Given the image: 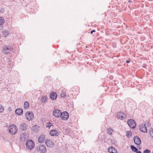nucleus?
Masks as SVG:
<instances>
[{
	"instance_id": "f257e3e1",
	"label": "nucleus",
	"mask_w": 153,
	"mask_h": 153,
	"mask_svg": "<svg viewBox=\"0 0 153 153\" xmlns=\"http://www.w3.org/2000/svg\"><path fill=\"white\" fill-rule=\"evenodd\" d=\"M9 132L11 134H15L17 131V128L14 125H11L9 127Z\"/></svg>"
},
{
	"instance_id": "f03ea898",
	"label": "nucleus",
	"mask_w": 153,
	"mask_h": 153,
	"mask_svg": "<svg viewBox=\"0 0 153 153\" xmlns=\"http://www.w3.org/2000/svg\"><path fill=\"white\" fill-rule=\"evenodd\" d=\"M26 147L29 149H32L35 146V143L33 140H30L27 141L26 143Z\"/></svg>"
},
{
	"instance_id": "7ed1b4c3",
	"label": "nucleus",
	"mask_w": 153,
	"mask_h": 153,
	"mask_svg": "<svg viewBox=\"0 0 153 153\" xmlns=\"http://www.w3.org/2000/svg\"><path fill=\"white\" fill-rule=\"evenodd\" d=\"M11 50V46L9 45L4 46L2 49V52L5 54H8L10 53Z\"/></svg>"
},
{
	"instance_id": "20e7f679",
	"label": "nucleus",
	"mask_w": 153,
	"mask_h": 153,
	"mask_svg": "<svg viewBox=\"0 0 153 153\" xmlns=\"http://www.w3.org/2000/svg\"><path fill=\"white\" fill-rule=\"evenodd\" d=\"M26 119L29 121L32 120L34 119V115L32 111L27 112L25 114Z\"/></svg>"
},
{
	"instance_id": "39448f33",
	"label": "nucleus",
	"mask_w": 153,
	"mask_h": 153,
	"mask_svg": "<svg viewBox=\"0 0 153 153\" xmlns=\"http://www.w3.org/2000/svg\"><path fill=\"white\" fill-rule=\"evenodd\" d=\"M127 123L129 127L132 129L134 128L136 126V124L134 120L132 119L128 120Z\"/></svg>"
},
{
	"instance_id": "423d86ee",
	"label": "nucleus",
	"mask_w": 153,
	"mask_h": 153,
	"mask_svg": "<svg viewBox=\"0 0 153 153\" xmlns=\"http://www.w3.org/2000/svg\"><path fill=\"white\" fill-rule=\"evenodd\" d=\"M61 111L58 109H55L53 111V114L55 117H59L61 116Z\"/></svg>"
},
{
	"instance_id": "0eeeda50",
	"label": "nucleus",
	"mask_w": 153,
	"mask_h": 153,
	"mask_svg": "<svg viewBox=\"0 0 153 153\" xmlns=\"http://www.w3.org/2000/svg\"><path fill=\"white\" fill-rule=\"evenodd\" d=\"M60 117L62 120H66L68 119L69 114L68 112L64 111L63 113L62 112L61 115Z\"/></svg>"
},
{
	"instance_id": "6e6552de",
	"label": "nucleus",
	"mask_w": 153,
	"mask_h": 153,
	"mask_svg": "<svg viewBox=\"0 0 153 153\" xmlns=\"http://www.w3.org/2000/svg\"><path fill=\"white\" fill-rule=\"evenodd\" d=\"M117 117L121 120H123L126 117V115L123 112H119L117 113Z\"/></svg>"
},
{
	"instance_id": "1a4fd4ad",
	"label": "nucleus",
	"mask_w": 153,
	"mask_h": 153,
	"mask_svg": "<svg viewBox=\"0 0 153 153\" xmlns=\"http://www.w3.org/2000/svg\"><path fill=\"white\" fill-rule=\"evenodd\" d=\"M28 135L26 134H21L20 137V140L22 142H25L27 140Z\"/></svg>"
},
{
	"instance_id": "9d476101",
	"label": "nucleus",
	"mask_w": 153,
	"mask_h": 153,
	"mask_svg": "<svg viewBox=\"0 0 153 153\" xmlns=\"http://www.w3.org/2000/svg\"><path fill=\"white\" fill-rule=\"evenodd\" d=\"M52 136H57L59 135V132L55 129L51 130L49 133Z\"/></svg>"
},
{
	"instance_id": "9b49d317",
	"label": "nucleus",
	"mask_w": 153,
	"mask_h": 153,
	"mask_svg": "<svg viewBox=\"0 0 153 153\" xmlns=\"http://www.w3.org/2000/svg\"><path fill=\"white\" fill-rule=\"evenodd\" d=\"M139 129L143 133L146 132L147 129L145 123H142L139 126Z\"/></svg>"
},
{
	"instance_id": "f8f14e48",
	"label": "nucleus",
	"mask_w": 153,
	"mask_h": 153,
	"mask_svg": "<svg viewBox=\"0 0 153 153\" xmlns=\"http://www.w3.org/2000/svg\"><path fill=\"white\" fill-rule=\"evenodd\" d=\"M39 149L41 153H45L46 152V149L45 146L42 144L40 145Z\"/></svg>"
},
{
	"instance_id": "ddd939ff",
	"label": "nucleus",
	"mask_w": 153,
	"mask_h": 153,
	"mask_svg": "<svg viewBox=\"0 0 153 153\" xmlns=\"http://www.w3.org/2000/svg\"><path fill=\"white\" fill-rule=\"evenodd\" d=\"M134 143L137 145H140L141 143V141L140 138L138 136H136L134 138Z\"/></svg>"
},
{
	"instance_id": "4468645a",
	"label": "nucleus",
	"mask_w": 153,
	"mask_h": 153,
	"mask_svg": "<svg viewBox=\"0 0 153 153\" xmlns=\"http://www.w3.org/2000/svg\"><path fill=\"white\" fill-rule=\"evenodd\" d=\"M28 126L25 123H21L20 126V128L22 131H25L27 129Z\"/></svg>"
},
{
	"instance_id": "2eb2a0df",
	"label": "nucleus",
	"mask_w": 153,
	"mask_h": 153,
	"mask_svg": "<svg viewBox=\"0 0 153 153\" xmlns=\"http://www.w3.org/2000/svg\"><path fill=\"white\" fill-rule=\"evenodd\" d=\"M45 139V136L44 134L40 135L38 138V142L39 143H42L44 142Z\"/></svg>"
},
{
	"instance_id": "dca6fc26",
	"label": "nucleus",
	"mask_w": 153,
	"mask_h": 153,
	"mask_svg": "<svg viewBox=\"0 0 153 153\" xmlns=\"http://www.w3.org/2000/svg\"><path fill=\"white\" fill-rule=\"evenodd\" d=\"M108 151L110 153H117L116 150L112 146H110L108 148Z\"/></svg>"
},
{
	"instance_id": "f3484780",
	"label": "nucleus",
	"mask_w": 153,
	"mask_h": 153,
	"mask_svg": "<svg viewBox=\"0 0 153 153\" xmlns=\"http://www.w3.org/2000/svg\"><path fill=\"white\" fill-rule=\"evenodd\" d=\"M50 97L52 100H54L56 99L57 94L55 92H52L50 94Z\"/></svg>"
},
{
	"instance_id": "a211bd4d",
	"label": "nucleus",
	"mask_w": 153,
	"mask_h": 153,
	"mask_svg": "<svg viewBox=\"0 0 153 153\" xmlns=\"http://www.w3.org/2000/svg\"><path fill=\"white\" fill-rule=\"evenodd\" d=\"M23 112V110L21 108H18L15 111L16 114L18 115H22Z\"/></svg>"
},
{
	"instance_id": "6ab92c4d",
	"label": "nucleus",
	"mask_w": 153,
	"mask_h": 153,
	"mask_svg": "<svg viewBox=\"0 0 153 153\" xmlns=\"http://www.w3.org/2000/svg\"><path fill=\"white\" fill-rule=\"evenodd\" d=\"M39 130V126L35 125H34L33 127V131H34L35 132H36L38 131Z\"/></svg>"
},
{
	"instance_id": "aec40b11",
	"label": "nucleus",
	"mask_w": 153,
	"mask_h": 153,
	"mask_svg": "<svg viewBox=\"0 0 153 153\" xmlns=\"http://www.w3.org/2000/svg\"><path fill=\"white\" fill-rule=\"evenodd\" d=\"M46 143L48 146H50L53 145V142L51 140H46Z\"/></svg>"
},
{
	"instance_id": "412c9836",
	"label": "nucleus",
	"mask_w": 153,
	"mask_h": 153,
	"mask_svg": "<svg viewBox=\"0 0 153 153\" xmlns=\"http://www.w3.org/2000/svg\"><path fill=\"white\" fill-rule=\"evenodd\" d=\"M107 131L108 134L109 135L112 134V132L114 131L111 128H109L107 129Z\"/></svg>"
},
{
	"instance_id": "4be33fe9",
	"label": "nucleus",
	"mask_w": 153,
	"mask_h": 153,
	"mask_svg": "<svg viewBox=\"0 0 153 153\" xmlns=\"http://www.w3.org/2000/svg\"><path fill=\"white\" fill-rule=\"evenodd\" d=\"M47 98L46 96H44L41 98L42 102L44 103H45L47 101Z\"/></svg>"
},
{
	"instance_id": "5701e85b",
	"label": "nucleus",
	"mask_w": 153,
	"mask_h": 153,
	"mask_svg": "<svg viewBox=\"0 0 153 153\" xmlns=\"http://www.w3.org/2000/svg\"><path fill=\"white\" fill-rule=\"evenodd\" d=\"M53 124L51 123L50 122H47L45 126L47 128H50L51 126H53Z\"/></svg>"
},
{
	"instance_id": "b1692460",
	"label": "nucleus",
	"mask_w": 153,
	"mask_h": 153,
	"mask_svg": "<svg viewBox=\"0 0 153 153\" xmlns=\"http://www.w3.org/2000/svg\"><path fill=\"white\" fill-rule=\"evenodd\" d=\"M29 103L28 102L25 101L24 103V108L27 109L29 108Z\"/></svg>"
},
{
	"instance_id": "393cba45",
	"label": "nucleus",
	"mask_w": 153,
	"mask_h": 153,
	"mask_svg": "<svg viewBox=\"0 0 153 153\" xmlns=\"http://www.w3.org/2000/svg\"><path fill=\"white\" fill-rule=\"evenodd\" d=\"M2 34L4 37H7L9 34V32L7 30H4L2 32Z\"/></svg>"
},
{
	"instance_id": "a878e982",
	"label": "nucleus",
	"mask_w": 153,
	"mask_h": 153,
	"mask_svg": "<svg viewBox=\"0 0 153 153\" xmlns=\"http://www.w3.org/2000/svg\"><path fill=\"white\" fill-rule=\"evenodd\" d=\"M130 147L132 151L134 152H136L138 151L137 149L133 145H131Z\"/></svg>"
},
{
	"instance_id": "bb28decb",
	"label": "nucleus",
	"mask_w": 153,
	"mask_h": 153,
	"mask_svg": "<svg viewBox=\"0 0 153 153\" xmlns=\"http://www.w3.org/2000/svg\"><path fill=\"white\" fill-rule=\"evenodd\" d=\"M126 136L128 137H130L131 136L132 133L131 131H127L126 132Z\"/></svg>"
},
{
	"instance_id": "cd10ccee",
	"label": "nucleus",
	"mask_w": 153,
	"mask_h": 153,
	"mask_svg": "<svg viewBox=\"0 0 153 153\" xmlns=\"http://www.w3.org/2000/svg\"><path fill=\"white\" fill-rule=\"evenodd\" d=\"M149 134L150 136L153 138V128H151L150 129Z\"/></svg>"
},
{
	"instance_id": "c85d7f7f",
	"label": "nucleus",
	"mask_w": 153,
	"mask_h": 153,
	"mask_svg": "<svg viewBox=\"0 0 153 153\" xmlns=\"http://www.w3.org/2000/svg\"><path fill=\"white\" fill-rule=\"evenodd\" d=\"M4 23V20L2 17H0V25H2Z\"/></svg>"
},
{
	"instance_id": "c756f323",
	"label": "nucleus",
	"mask_w": 153,
	"mask_h": 153,
	"mask_svg": "<svg viewBox=\"0 0 153 153\" xmlns=\"http://www.w3.org/2000/svg\"><path fill=\"white\" fill-rule=\"evenodd\" d=\"M4 108L1 105H0V113L4 111Z\"/></svg>"
},
{
	"instance_id": "7c9ffc66",
	"label": "nucleus",
	"mask_w": 153,
	"mask_h": 153,
	"mask_svg": "<svg viewBox=\"0 0 153 153\" xmlns=\"http://www.w3.org/2000/svg\"><path fill=\"white\" fill-rule=\"evenodd\" d=\"M66 95L65 93L64 92H62L61 94V96L62 97H65Z\"/></svg>"
},
{
	"instance_id": "2f4dec72",
	"label": "nucleus",
	"mask_w": 153,
	"mask_h": 153,
	"mask_svg": "<svg viewBox=\"0 0 153 153\" xmlns=\"http://www.w3.org/2000/svg\"><path fill=\"white\" fill-rule=\"evenodd\" d=\"M150 151L149 149H146L143 151V153H150Z\"/></svg>"
},
{
	"instance_id": "473e14b6",
	"label": "nucleus",
	"mask_w": 153,
	"mask_h": 153,
	"mask_svg": "<svg viewBox=\"0 0 153 153\" xmlns=\"http://www.w3.org/2000/svg\"><path fill=\"white\" fill-rule=\"evenodd\" d=\"M95 32V30H93L91 32V34H92L93 32Z\"/></svg>"
},
{
	"instance_id": "72a5a7b5",
	"label": "nucleus",
	"mask_w": 153,
	"mask_h": 153,
	"mask_svg": "<svg viewBox=\"0 0 153 153\" xmlns=\"http://www.w3.org/2000/svg\"><path fill=\"white\" fill-rule=\"evenodd\" d=\"M130 62V60H129V59L127 60L126 61V62L127 63H129Z\"/></svg>"
},
{
	"instance_id": "f704fd0d",
	"label": "nucleus",
	"mask_w": 153,
	"mask_h": 153,
	"mask_svg": "<svg viewBox=\"0 0 153 153\" xmlns=\"http://www.w3.org/2000/svg\"><path fill=\"white\" fill-rule=\"evenodd\" d=\"M136 152V153H141V152L140 151H137Z\"/></svg>"
},
{
	"instance_id": "c9c22d12",
	"label": "nucleus",
	"mask_w": 153,
	"mask_h": 153,
	"mask_svg": "<svg viewBox=\"0 0 153 153\" xmlns=\"http://www.w3.org/2000/svg\"><path fill=\"white\" fill-rule=\"evenodd\" d=\"M129 1V3H130V2H131V0H129V1Z\"/></svg>"
},
{
	"instance_id": "e433bc0d",
	"label": "nucleus",
	"mask_w": 153,
	"mask_h": 153,
	"mask_svg": "<svg viewBox=\"0 0 153 153\" xmlns=\"http://www.w3.org/2000/svg\"><path fill=\"white\" fill-rule=\"evenodd\" d=\"M152 153H153V151H152Z\"/></svg>"
}]
</instances>
